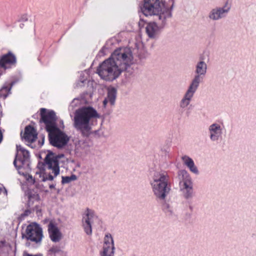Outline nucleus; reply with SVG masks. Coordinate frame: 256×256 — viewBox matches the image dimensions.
I'll return each mask as SVG.
<instances>
[{"label":"nucleus","mask_w":256,"mask_h":256,"mask_svg":"<svg viewBox=\"0 0 256 256\" xmlns=\"http://www.w3.org/2000/svg\"><path fill=\"white\" fill-rule=\"evenodd\" d=\"M134 56L129 48L116 50L108 58L104 60L98 68L97 73L103 80L113 81L126 70L133 63Z\"/></svg>","instance_id":"1"},{"label":"nucleus","mask_w":256,"mask_h":256,"mask_svg":"<svg viewBox=\"0 0 256 256\" xmlns=\"http://www.w3.org/2000/svg\"><path fill=\"white\" fill-rule=\"evenodd\" d=\"M100 116L91 106H84L76 110L74 118V126L83 136H88L91 133L94 120Z\"/></svg>","instance_id":"2"},{"label":"nucleus","mask_w":256,"mask_h":256,"mask_svg":"<svg viewBox=\"0 0 256 256\" xmlns=\"http://www.w3.org/2000/svg\"><path fill=\"white\" fill-rule=\"evenodd\" d=\"M141 10L146 16H155L162 26H164L166 20L172 16L170 10L162 0H144Z\"/></svg>","instance_id":"3"},{"label":"nucleus","mask_w":256,"mask_h":256,"mask_svg":"<svg viewBox=\"0 0 256 256\" xmlns=\"http://www.w3.org/2000/svg\"><path fill=\"white\" fill-rule=\"evenodd\" d=\"M150 184L156 198L160 200H164L170 190L168 186L167 174L164 172H155Z\"/></svg>","instance_id":"4"},{"label":"nucleus","mask_w":256,"mask_h":256,"mask_svg":"<svg viewBox=\"0 0 256 256\" xmlns=\"http://www.w3.org/2000/svg\"><path fill=\"white\" fill-rule=\"evenodd\" d=\"M178 177L179 186L183 197L186 200L192 199L194 196L192 178L188 172L184 170L178 171Z\"/></svg>","instance_id":"5"},{"label":"nucleus","mask_w":256,"mask_h":256,"mask_svg":"<svg viewBox=\"0 0 256 256\" xmlns=\"http://www.w3.org/2000/svg\"><path fill=\"white\" fill-rule=\"evenodd\" d=\"M51 145L58 148H64L69 141V137L58 127L48 132Z\"/></svg>","instance_id":"6"},{"label":"nucleus","mask_w":256,"mask_h":256,"mask_svg":"<svg viewBox=\"0 0 256 256\" xmlns=\"http://www.w3.org/2000/svg\"><path fill=\"white\" fill-rule=\"evenodd\" d=\"M207 69V64L204 61V57L200 56L199 61L195 65L194 76L189 85L198 88L205 78Z\"/></svg>","instance_id":"7"},{"label":"nucleus","mask_w":256,"mask_h":256,"mask_svg":"<svg viewBox=\"0 0 256 256\" xmlns=\"http://www.w3.org/2000/svg\"><path fill=\"white\" fill-rule=\"evenodd\" d=\"M22 238L36 244H40L43 238L42 229L38 226L30 224Z\"/></svg>","instance_id":"8"},{"label":"nucleus","mask_w":256,"mask_h":256,"mask_svg":"<svg viewBox=\"0 0 256 256\" xmlns=\"http://www.w3.org/2000/svg\"><path fill=\"white\" fill-rule=\"evenodd\" d=\"M40 122H43L45 126L47 132L52 130L56 128V121L57 120L55 112L53 110H48L44 108L40 109Z\"/></svg>","instance_id":"9"},{"label":"nucleus","mask_w":256,"mask_h":256,"mask_svg":"<svg viewBox=\"0 0 256 256\" xmlns=\"http://www.w3.org/2000/svg\"><path fill=\"white\" fill-rule=\"evenodd\" d=\"M230 10V6L226 2L223 6H216L209 12L208 17L212 21H218L226 17Z\"/></svg>","instance_id":"10"},{"label":"nucleus","mask_w":256,"mask_h":256,"mask_svg":"<svg viewBox=\"0 0 256 256\" xmlns=\"http://www.w3.org/2000/svg\"><path fill=\"white\" fill-rule=\"evenodd\" d=\"M16 150L17 154L14 161V164L18 170L28 162L30 154L28 150H25L21 146H16Z\"/></svg>","instance_id":"11"},{"label":"nucleus","mask_w":256,"mask_h":256,"mask_svg":"<svg viewBox=\"0 0 256 256\" xmlns=\"http://www.w3.org/2000/svg\"><path fill=\"white\" fill-rule=\"evenodd\" d=\"M64 156L63 154L56 156L52 152H49L44 158V162L48 169L52 170L55 176L60 174L58 159Z\"/></svg>","instance_id":"12"},{"label":"nucleus","mask_w":256,"mask_h":256,"mask_svg":"<svg viewBox=\"0 0 256 256\" xmlns=\"http://www.w3.org/2000/svg\"><path fill=\"white\" fill-rule=\"evenodd\" d=\"M97 218V216L94 212L89 208H87L82 216V227L85 232L88 235H90L92 233V224L94 219Z\"/></svg>","instance_id":"13"},{"label":"nucleus","mask_w":256,"mask_h":256,"mask_svg":"<svg viewBox=\"0 0 256 256\" xmlns=\"http://www.w3.org/2000/svg\"><path fill=\"white\" fill-rule=\"evenodd\" d=\"M198 89L190 85L188 86L180 102L179 106L180 108L184 109L190 105Z\"/></svg>","instance_id":"14"},{"label":"nucleus","mask_w":256,"mask_h":256,"mask_svg":"<svg viewBox=\"0 0 256 256\" xmlns=\"http://www.w3.org/2000/svg\"><path fill=\"white\" fill-rule=\"evenodd\" d=\"M210 138L212 142L218 141L222 136V129L220 124L214 123L208 128Z\"/></svg>","instance_id":"15"},{"label":"nucleus","mask_w":256,"mask_h":256,"mask_svg":"<svg viewBox=\"0 0 256 256\" xmlns=\"http://www.w3.org/2000/svg\"><path fill=\"white\" fill-rule=\"evenodd\" d=\"M156 20L159 26L155 22H151L148 24L146 28L148 36L152 38H156L158 36L160 29L164 26L160 24L158 18H156Z\"/></svg>","instance_id":"16"},{"label":"nucleus","mask_w":256,"mask_h":256,"mask_svg":"<svg viewBox=\"0 0 256 256\" xmlns=\"http://www.w3.org/2000/svg\"><path fill=\"white\" fill-rule=\"evenodd\" d=\"M48 230L50 240L54 242H58L62 238V234L56 225L52 222L48 224Z\"/></svg>","instance_id":"17"},{"label":"nucleus","mask_w":256,"mask_h":256,"mask_svg":"<svg viewBox=\"0 0 256 256\" xmlns=\"http://www.w3.org/2000/svg\"><path fill=\"white\" fill-rule=\"evenodd\" d=\"M22 136L26 142H32L37 138V133L32 126H28L25 128L24 135Z\"/></svg>","instance_id":"18"},{"label":"nucleus","mask_w":256,"mask_h":256,"mask_svg":"<svg viewBox=\"0 0 256 256\" xmlns=\"http://www.w3.org/2000/svg\"><path fill=\"white\" fill-rule=\"evenodd\" d=\"M16 62L15 56L12 53L9 52L3 56L0 59V68L4 69L8 68L10 66Z\"/></svg>","instance_id":"19"},{"label":"nucleus","mask_w":256,"mask_h":256,"mask_svg":"<svg viewBox=\"0 0 256 256\" xmlns=\"http://www.w3.org/2000/svg\"><path fill=\"white\" fill-rule=\"evenodd\" d=\"M181 158L183 164L189 168L191 172L195 174H198V169L195 166L194 162L192 158L186 155H184Z\"/></svg>","instance_id":"20"},{"label":"nucleus","mask_w":256,"mask_h":256,"mask_svg":"<svg viewBox=\"0 0 256 256\" xmlns=\"http://www.w3.org/2000/svg\"><path fill=\"white\" fill-rule=\"evenodd\" d=\"M116 94V90L112 88L108 90L106 98L112 105L114 104Z\"/></svg>","instance_id":"21"},{"label":"nucleus","mask_w":256,"mask_h":256,"mask_svg":"<svg viewBox=\"0 0 256 256\" xmlns=\"http://www.w3.org/2000/svg\"><path fill=\"white\" fill-rule=\"evenodd\" d=\"M114 246H103V250L101 254V256H114Z\"/></svg>","instance_id":"22"},{"label":"nucleus","mask_w":256,"mask_h":256,"mask_svg":"<svg viewBox=\"0 0 256 256\" xmlns=\"http://www.w3.org/2000/svg\"><path fill=\"white\" fill-rule=\"evenodd\" d=\"M162 209L164 212L170 216L174 214V210L173 207L168 203L165 202L162 205Z\"/></svg>","instance_id":"23"},{"label":"nucleus","mask_w":256,"mask_h":256,"mask_svg":"<svg viewBox=\"0 0 256 256\" xmlns=\"http://www.w3.org/2000/svg\"><path fill=\"white\" fill-rule=\"evenodd\" d=\"M114 246V242L112 235L110 234H107L105 235L104 238V243L103 246Z\"/></svg>","instance_id":"24"},{"label":"nucleus","mask_w":256,"mask_h":256,"mask_svg":"<svg viewBox=\"0 0 256 256\" xmlns=\"http://www.w3.org/2000/svg\"><path fill=\"white\" fill-rule=\"evenodd\" d=\"M62 184H68L72 181L76 180L77 179V177L74 174H72L70 176H62Z\"/></svg>","instance_id":"25"},{"label":"nucleus","mask_w":256,"mask_h":256,"mask_svg":"<svg viewBox=\"0 0 256 256\" xmlns=\"http://www.w3.org/2000/svg\"><path fill=\"white\" fill-rule=\"evenodd\" d=\"M3 193L4 195H7V190L2 184H0V194Z\"/></svg>","instance_id":"26"},{"label":"nucleus","mask_w":256,"mask_h":256,"mask_svg":"<svg viewBox=\"0 0 256 256\" xmlns=\"http://www.w3.org/2000/svg\"><path fill=\"white\" fill-rule=\"evenodd\" d=\"M54 180V176H52L51 174H49L48 176H44L42 178V181H46L48 180Z\"/></svg>","instance_id":"27"},{"label":"nucleus","mask_w":256,"mask_h":256,"mask_svg":"<svg viewBox=\"0 0 256 256\" xmlns=\"http://www.w3.org/2000/svg\"><path fill=\"white\" fill-rule=\"evenodd\" d=\"M60 249L57 247H52L50 250V251L54 254L60 251Z\"/></svg>","instance_id":"28"},{"label":"nucleus","mask_w":256,"mask_h":256,"mask_svg":"<svg viewBox=\"0 0 256 256\" xmlns=\"http://www.w3.org/2000/svg\"><path fill=\"white\" fill-rule=\"evenodd\" d=\"M23 256H42V255L40 254L33 255L26 252H24L23 254Z\"/></svg>","instance_id":"29"},{"label":"nucleus","mask_w":256,"mask_h":256,"mask_svg":"<svg viewBox=\"0 0 256 256\" xmlns=\"http://www.w3.org/2000/svg\"><path fill=\"white\" fill-rule=\"evenodd\" d=\"M108 102H109L108 100L106 98L105 100L103 101V104L104 106H106V104Z\"/></svg>","instance_id":"30"},{"label":"nucleus","mask_w":256,"mask_h":256,"mask_svg":"<svg viewBox=\"0 0 256 256\" xmlns=\"http://www.w3.org/2000/svg\"><path fill=\"white\" fill-rule=\"evenodd\" d=\"M8 90L10 91V88H9L8 87H3L2 88V90Z\"/></svg>","instance_id":"31"},{"label":"nucleus","mask_w":256,"mask_h":256,"mask_svg":"<svg viewBox=\"0 0 256 256\" xmlns=\"http://www.w3.org/2000/svg\"><path fill=\"white\" fill-rule=\"evenodd\" d=\"M49 187H50V188H54V184L50 185Z\"/></svg>","instance_id":"32"},{"label":"nucleus","mask_w":256,"mask_h":256,"mask_svg":"<svg viewBox=\"0 0 256 256\" xmlns=\"http://www.w3.org/2000/svg\"><path fill=\"white\" fill-rule=\"evenodd\" d=\"M30 244V242H26V245L27 246H29Z\"/></svg>","instance_id":"33"},{"label":"nucleus","mask_w":256,"mask_h":256,"mask_svg":"<svg viewBox=\"0 0 256 256\" xmlns=\"http://www.w3.org/2000/svg\"><path fill=\"white\" fill-rule=\"evenodd\" d=\"M62 125H64V124H63V122H62ZM64 126H62V128H64Z\"/></svg>","instance_id":"34"},{"label":"nucleus","mask_w":256,"mask_h":256,"mask_svg":"<svg viewBox=\"0 0 256 256\" xmlns=\"http://www.w3.org/2000/svg\"><path fill=\"white\" fill-rule=\"evenodd\" d=\"M84 80H82V83H83V82H84Z\"/></svg>","instance_id":"35"}]
</instances>
